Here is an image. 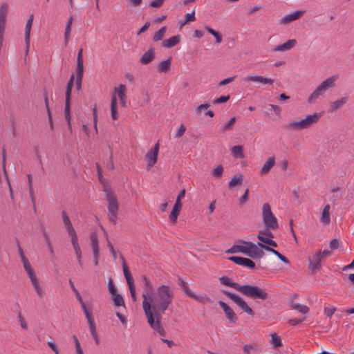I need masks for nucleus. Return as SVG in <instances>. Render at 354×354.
I'll list each match as a JSON object with an SVG mask.
<instances>
[{
  "label": "nucleus",
  "mask_w": 354,
  "mask_h": 354,
  "mask_svg": "<svg viewBox=\"0 0 354 354\" xmlns=\"http://www.w3.org/2000/svg\"><path fill=\"white\" fill-rule=\"evenodd\" d=\"M106 200L108 203V217L109 220L113 224H116L118 219V212L119 205L117 198L112 190L105 188Z\"/></svg>",
  "instance_id": "39448f33"
},
{
  "label": "nucleus",
  "mask_w": 354,
  "mask_h": 354,
  "mask_svg": "<svg viewBox=\"0 0 354 354\" xmlns=\"http://www.w3.org/2000/svg\"><path fill=\"white\" fill-rule=\"evenodd\" d=\"M275 165V158L274 156L270 157L266 162L264 163L261 169L260 170V174L264 176L267 174L272 167Z\"/></svg>",
  "instance_id": "5701e85b"
},
{
  "label": "nucleus",
  "mask_w": 354,
  "mask_h": 354,
  "mask_svg": "<svg viewBox=\"0 0 354 354\" xmlns=\"http://www.w3.org/2000/svg\"><path fill=\"white\" fill-rule=\"evenodd\" d=\"M34 16L33 15H30L28 19L26 21V27H25V42L26 46V53L28 51V48L30 47V31L31 27L32 25Z\"/></svg>",
  "instance_id": "a211bd4d"
},
{
  "label": "nucleus",
  "mask_w": 354,
  "mask_h": 354,
  "mask_svg": "<svg viewBox=\"0 0 354 354\" xmlns=\"http://www.w3.org/2000/svg\"><path fill=\"white\" fill-rule=\"evenodd\" d=\"M231 152H232V155L235 157H238V158H241L244 157V153L243 151L242 146L237 145V146L233 147L231 149Z\"/></svg>",
  "instance_id": "c9c22d12"
},
{
  "label": "nucleus",
  "mask_w": 354,
  "mask_h": 354,
  "mask_svg": "<svg viewBox=\"0 0 354 354\" xmlns=\"http://www.w3.org/2000/svg\"><path fill=\"white\" fill-rule=\"evenodd\" d=\"M304 13H305L304 10H297L291 14L287 15L283 17L279 20V24L287 25L293 21H296V20L300 19Z\"/></svg>",
  "instance_id": "2eb2a0df"
},
{
  "label": "nucleus",
  "mask_w": 354,
  "mask_h": 354,
  "mask_svg": "<svg viewBox=\"0 0 354 354\" xmlns=\"http://www.w3.org/2000/svg\"><path fill=\"white\" fill-rule=\"evenodd\" d=\"M262 219L267 229L276 230L279 228L277 219L272 212L270 205L267 203L262 207Z\"/></svg>",
  "instance_id": "423d86ee"
},
{
  "label": "nucleus",
  "mask_w": 354,
  "mask_h": 354,
  "mask_svg": "<svg viewBox=\"0 0 354 354\" xmlns=\"http://www.w3.org/2000/svg\"><path fill=\"white\" fill-rule=\"evenodd\" d=\"M190 297L193 298L196 301H197L203 304L212 302V299L207 295H201L198 296L194 293V294L190 295Z\"/></svg>",
  "instance_id": "2f4dec72"
},
{
  "label": "nucleus",
  "mask_w": 354,
  "mask_h": 354,
  "mask_svg": "<svg viewBox=\"0 0 354 354\" xmlns=\"http://www.w3.org/2000/svg\"><path fill=\"white\" fill-rule=\"evenodd\" d=\"M291 308L297 310L302 314H307L309 312V308L306 305L299 304L295 302L290 303Z\"/></svg>",
  "instance_id": "c756f323"
},
{
  "label": "nucleus",
  "mask_w": 354,
  "mask_h": 354,
  "mask_svg": "<svg viewBox=\"0 0 354 354\" xmlns=\"http://www.w3.org/2000/svg\"><path fill=\"white\" fill-rule=\"evenodd\" d=\"M82 310H84V313L85 314V316L87 319L88 322L89 323L90 322H93L94 319L92 316V313L87 309L86 304L82 305Z\"/></svg>",
  "instance_id": "3c124183"
},
{
  "label": "nucleus",
  "mask_w": 354,
  "mask_h": 354,
  "mask_svg": "<svg viewBox=\"0 0 354 354\" xmlns=\"http://www.w3.org/2000/svg\"><path fill=\"white\" fill-rule=\"evenodd\" d=\"M113 300L114 304L116 306H124V299L120 294L115 293V295H113Z\"/></svg>",
  "instance_id": "a18cd8bd"
},
{
  "label": "nucleus",
  "mask_w": 354,
  "mask_h": 354,
  "mask_svg": "<svg viewBox=\"0 0 354 354\" xmlns=\"http://www.w3.org/2000/svg\"><path fill=\"white\" fill-rule=\"evenodd\" d=\"M111 111L112 119L116 120L118 118V113L117 111V97L115 93L111 96Z\"/></svg>",
  "instance_id": "bb28decb"
},
{
  "label": "nucleus",
  "mask_w": 354,
  "mask_h": 354,
  "mask_svg": "<svg viewBox=\"0 0 354 354\" xmlns=\"http://www.w3.org/2000/svg\"><path fill=\"white\" fill-rule=\"evenodd\" d=\"M142 281L145 286V292L142 293V296L143 299H145V297L147 300L153 295V286L150 279L145 275L142 277Z\"/></svg>",
  "instance_id": "dca6fc26"
},
{
  "label": "nucleus",
  "mask_w": 354,
  "mask_h": 354,
  "mask_svg": "<svg viewBox=\"0 0 354 354\" xmlns=\"http://www.w3.org/2000/svg\"><path fill=\"white\" fill-rule=\"evenodd\" d=\"M223 172V167L221 165H218L214 170L212 171V175L217 178H221L222 177Z\"/></svg>",
  "instance_id": "de8ad7c7"
},
{
  "label": "nucleus",
  "mask_w": 354,
  "mask_h": 354,
  "mask_svg": "<svg viewBox=\"0 0 354 354\" xmlns=\"http://www.w3.org/2000/svg\"><path fill=\"white\" fill-rule=\"evenodd\" d=\"M73 338L74 342L75 344V350H76L77 354H84L82 348H81L80 343L77 337H76V335H73Z\"/></svg>",
  "instance_id": "5fc2aeb1"
},
{
  "label": "nucleus",
  "mask_w": 354,
  "mask_h": 354,
  "mask_svg": "<svg viewBox=\"0 0 354 354\" xmlns=\"http://www.w3.org/2000/svg\"><path fill=\"white\" fill-rule=\"evenodd\" d=\"M126 86L124 84H120L118 87L115 88V94L118 95L120 101V104L122 106H126Z\"/></svg>",
  "instance_id": "412c9836"
},
{
  "label": "nucleus",
  "mask_w": 354,
  "mask_h": 354,
  "mask_svg": "<svg viewBox=\"0 0 354 354\" xmlns=\"http://www.w3.org/2000/svg\"><path fill=\"white\" fill-rule=\"evenodd\" d=\"M23 266L30 281L37 279L36 274H35L34 270L32 268L29 261L24 262L23 263Z\"/></svg>",
  "instance_id": "7c9ffc66"
},
{
  "label": "nucleus",
  "mask_w": 354,
  "mask_h": 354,
  "mask_svg": "<svg viewBox=\"0 0 354 354\" xmlns=\"http://www.w3.org/2000/svg\"><path fill=\"white\" fill-rule=\"evenodd\" d=\"M180 209L173 207L171 212L169 215V220L172 223H176L177 222L178 216L180 214Z\"/></svg>",
  "instance_id": "49530a36"
},
{
  "label": "nucleus",
  "mask_w": 354,
  "mask_h": 354,
  "mask_svg": "<svg viewBox=\"0 0 354 354\" xmlns=\"http://www.w3.org/2000/svg\"><path fill=\"white\" fill-rule=\"evenodd\" d=\"M348 98L343 97L340 99L331 102L329 105L328 112L330 113L336 112L338 109H341L344 104L347 103Z\"/></svg>",
  "instance_id": "f3484780"
},
{
  "label": "nucleus",
  "mask_w": 354,
  "mask_h": 354,
  "mask_svg": "<svg viewBox=\"0 0 354 354\" xmlns=\"http://www.w3.org/2000/svg\"><path fill=\"white\" fill-rule=\"evenodd\" d=\"M108 288H109V291L110 292V293L112 295H115V293H117V288L114 286L113 279L111 278L109 279Z\"/></svg>",
  "instance_id": "603ef678"
},
{
  "label": "nucleus",
  "mask_w": 354,
  "mask_h": 354,
  "mask_svg": "<svg viewBox=\"0 0 354 354\" xmlns=\"http://www.w3.org/2000/svg\"><path fill=\"white\" fill-rule=\"evenodd\" d=\"M31 283H32V286H33V287L35 288V290L37 295L39 297H43L44 291H43V289L41 287V286H40L37 279L31 281Z\"/></svg>",
  "instance_id": "4c0bfd02"
},
{
  "label": "nucleus",
  "mask_w": 354,
  "mask_h": 354,
  "mask_svg": "<svg viewBox=\"0 0 354 354\" xmlns=\"http://www.w3.org/2000/svg\"><path fill=\"white\" fill-rule=\"evenodd\" d=\"M331 254V252L327 250H323V251H319L317 253L314 254L312 257L308 258L309 261V267L310 268L314 271V270H318L321 268V261L327 257H329Z\"/></svg>",
  "instance_id": "6e6552de"
},
{
  "label": "nucleus",
  "mask_w": 354,
  "mask_h": 354,
  "mask_svg": "<svg viewBox=\"0 0 354 354\" xmlns=\"http://www.w3.org/2000/svg\"><path fill=\"white\" fill-rule=\"evenodd\" d=\"M121 260L122 261V269L124 272V275L126 279L127 285L129 286V289L131 293V298L133 301H136V289L133 284V279L132 277V275L131 272H129V268L125 262L124 259L121 257Z\"/></svg>",
  "instance_id": "1a4fd4ad"
},
{
  "label": "nucleus",
  "mask_w": 354,
  "mask_h": 354,
  "mask_svg": "<svg viewBox=\"0 0 354 354\" xmlns=\"http://www.w3.org/2000/svg\"><path fill=\"white\" fill-rule=\"evenodd\" d=\"M73 338L74 342L75 344V350H76L77 354H84L82 348H81L80 343L77 337H76V335H73Z\"/></svg>",
  "instance_id": "864d4df0"
},
{
  "label": "nucleus",
  "mask_w": 354,
  "mask_h": 354,
  "mask_svg": "<svg viewBox=\"0 0 354 354\" xmlns=\"http://www.w3.org/2000/svg\"><path fill=\"white\" fill-rule=\"evenodd\" d=\"M271 344L274 348H278L282 345L281 338L276 333L271 335Z\"/></svg>",
  "instance_id": "79ce46f5"
},
{
  "label": "nucleus",
  "mask_w": 354,
  "mask_h": 354,
  "mask_svg": "<svg viewBox=\"0 0 354 354\" xmlns=\"http://www.w3.org/2000/svg\"><path fill=\"white\" fill-rule=\"evenodd\" d=\"M91 241L93 256H97V254H100V250L97 236L95 233L91 234Z\"/></svg>",
  "instance_id": "cd10ccee"
},
{
  "label": "nucleus",
  "mask_w": 354,
  "mask_h": 354,
  "mask_svg": "<svg viewBox=\"0 0 354 354\" xmlns=\"http://www.w3.org/2000/svg\"><path fill=\"white\" fill-rule=\"evenodd\" d=\"M228 259L237 265L246 267L249 269L255 268V263L250 259L241 257L232 256L230 257Z\"/></svg>",
  "instance_id": "4468645a"
},
{
  "label": "nucleus",
  "mask_w": 354,
  "mask_h": 354,
  "mask_svg": "<svg viewBox=\"0 0 354 354\" xmlns=\"http://www.w3.org/2000/svg\"><path fill=\"white\" fill-rule=\"evenodd\" d=\"M243 183V175L238 174L233 176L231 180L229 182V187L232 188L236 185H241Z\"/></svg>",
  "instance_id": "473e14b6"
},
{
  "label": "nucleus",
  "mask_w": 354,
  "mask_h": 354,
  "mask_svg": "<svg viewBox=\"0 0 354 354\" xmlns=\"http://www.w3.org/2000/svg\"><path fill=\"white\" fill-rule=\"evenodd\" d=\"M241 242L246 245L247 253H245V255L253 259H260L263 257L264 252L258 248V244L256 245L252 242L245 241H241Z\"/></svg>",
  "instance_id": "9d476101"
},
{
  "label": "nucleus",
  "mask_w": 354,
  "mask_h": 354,
  "mask_svg": "<svg viewBox=\"0 0 354 354\" xmlns=\"http://www.w3.org/2000/svg\"><path fill=\"white\" fill-rule=\"evenodd\" d=\"M218 304L221 308L223 310L227 319H228L230 324H235L238 320V317L236 314L234 313L233 309L230 307L224 301H219Z\"/></svg>",
  "instance_id": "ddd939ff"
},
{
  "label": "nucleus",
  "mask_w": 354,
  "mask_h": 354,
  "mask_svg": "<svg viewBox=\"0 0 354 354\" xmlns=\"http://www.w3.org/2000/svg\"><path fill=\"white\" fill-rule=\"evenodd\" d=\"M31 283H32V286H33V287L35 288V290L37 295L39 297H43L44 291H43V289L41 287V286H40L37 279L31 281Z\"/></svg>",
  "instance_id": "58836bf2"
},
{
  "label": "nucleus",
  "mask_w": 354,
  "mask_h": 354,
  "mask_svg": "<svg viewBox=\"0 0 354 354\" xmlns=\"http://www.w3.org/2000/svg\"><path fill=\"white\" fill-rule=\"evenodd\" d=\"M17 248H18L19 254L20 255L22 263H24V262L28 261L27 258L25 257V255L24 254V251H23L19 242H17Z\"/></svg>",
  "instance_id": "338daca9"
},
{
  "label": "nucleus",
  "mask_w": 354,
  "mask_h": 354,
  "mask_svg": "<svg viewBox=\"0 0 354 354\" xmlns=\"http://www.w3.org/2000/svg\"><path fill=\"white\" fill-rule=\"evenodd\" d=\"M330 205H325L323 209L320 220H321V222L324 225H328L330 222Z\"/></svg>",
  "instance_id": "a878e982"
},
{
  "label": "nucleus",
  "mask_w": 354,
  "mask_h": 354,
  "mask_svg": "<svg viewBox=\"0 0 354 354\" xmlns=\"http://www.w3.org/2000/svg\"><path fill=\"white\" fill-rule=\"evenodd\" d=\"M77 75L76 77H82L84 74V64L83 61H77V68H76Z\"/></svg>",
  "instance_id": "09e8293b"
},
{
  "label": "nucleus",
  "mask_w": 354,
  "mask_h": 354,
  "mask_svg": "<svg viewBox=\"0 0 354 354\" xmlns=\"http://www.w3.org/2000/svg\"><path fill=\"white\" fill-rule=\"evenodd\" d=\"M306 317L305 316L301 317L300 318H292L290 319L288 323L292 326H295L306 320Z\"/></svg>",
  "instance_id": "8fccbe9b"
},
{
  "label": "nucleus",
  "mask_w": 354,
  "mask_h": 354,
  "mask_svg": "<svg viewBox=\"0 0 354 354\" xmlns=\"http://www.w3.org/2000/svg\"><path fill=\"white\" fill-rule=\"evenodd\" d=\"M179 285L189 297H190V295L194 294V292L189 290V287L187 286V283L185 281H181Z\"/></svg>",
  "instance_id": "69168bd1"
},
{
  "label": "nucleus",
  "mask_w": 354,
  "mask_h": 354,
  "mask_svg": "<svg viewBox=\"0 0 354 354\" xmlns=\"http://www.w3.org/2000/svg\"><path fill=\"white\" fill-rule=\"evenodd\" d=\"M44 101H45V104H46V110H47V113H48L50 127V129H53V119H52V113H51V111H50V109L49 107L48 95L46 93L44 94Z\"/></svg>",
  "instance_id": "f704fd0d"
},
{
  "label": "nucleus",
  "mask_w": 354,
  "mask_h": 354,
  "mask_svg": "<svg viewBox=\"0 0 354 354\" xmlns=\"http://www.w3.org/2000/svg\"><path fill=\"white\" fill-rule=\"evenodd\" d=\"M236 119L235 117H232L223 127L222 131L223 132L231 131L234 128V123L236 122Z\"/></svg>",
  "instance_id": "37998d69"
},
{
  "label": "nucleus",
  "mask_w": 354,
  "mask_h": 354,
  "mask_svg": "<svg viewBox=\"0 0 354 354\" xmlns=\"http://www.w3.org/2000/svg\"><path fill=\"white\" fill-rule=\"evenodd\" d=\"M230 95L221 96V97L215 99L213 101V103L214 104H221V103L226 102L227 101H228L230 100Z\"/></svg>",
  "instance_id": "13d9d810"
},
{
  "label": "nucleus",
  "mask_w": 354,
  "mask_h": 354,
  "mask_svg": "<svg viewBox=\"0 0 354 354\" xmlns=\"http://www.w3.org/2000/svg\"><path fill=\"white\" fill-rule=\"evenodd\" d=\"M257 235H261V236H264L266 237H269V238H272V239L274 237V235L270 232V230H268L266 227L265 230H260Z\"/></svg>",
  "instance_id": "bf43d9fd"
},
{
  "label": "nucleus",
  "mask_w": 354,
  "mask_h": 354,
  "mask_svg": "<svg viewBox=\"0 0 354 354\" xmlns=\"http://www.w3.org/2000/svg\"><path fill=\"white\" fill-rule=\"evenodd\" d=\"M322 115L323 112L307 115L304 119L288 122L286 125V128L291 131H301L309 129L313 124L317 123Z\"/></svg>",
  "instance_id": "7ed1b4c3"
},
{
  "label": "nucleus",
  "mask_w": 354,
  "mask_h": 354,
  "mask_svg": "<svg viewBox=\"0 0 354 354\" xmlns=\"http://www.w3.org/2000/svg\"><path fill=\"white\" fill-rule=\"evenodd\" d=\"M219 281L222 284L233 288L245 297H250L252 299L266 300L268 297V292L257 286H241L238 283L232 281L231 279L226 276L221 277Z\"/></svg>",
  "instance_id": "f03ea898"
},
{
  "label": "nucleus",
  "mask_w": 354,
  "mask_h": 354,
  "mask_svg": "<svg viewBox=\"0 0 354 354\" xmlns=\"http://www.w3.org/2000/svg\"><path fill=\"white\" fill-rule=\"evenodd\" d=\"M70 102L69 100H66L65 102V118L68 122V128L71 130V114H70Z\"/></svg>",
  "instance_id": "ea45409f"
},
{
  "label": "nucleus",
  "mask_w": 354,
  "mask_h": 354,
  "mask_svg": "<svg viewBox=\"0 0 354 354\" xmlns=\"http://www.w3.org/2000/svg\"><path fill=\"white\" fill-rule=\"evenodd\" d=\"M336 80L337 77L335 76H331L323 81L309 95L307 100L308 102L313 104L320 97L323 96L326 91L335 86Z\"/></svg>",
  "instance_id": "20e7f679"
},
{
  "label": "nucleus",
  "mask_w": 354,
  "mask_h": 354,
  "mask_svg": "<svg viewBox=\"0 0 354 354\" xmlns=\"http://www.w3.org/2000/svg\"><path fill=\"white\" fill-rule=\"evenodd\" d=\"M180 41V35H177L163 41L162 46L165 48H172Z\"/></svg>",
  "instance_id": "4be33fe9"
},
{
  "label": "nucleus",
  "mask_w": 354,
  "mask_h": 354,
  "mask_svg": "<svg viewBox=\"0 0 354 354\" xmlns=\"http://www.w3.org/2000/svg\"><path fill=\"white\" fill-rule=\"evenodd\" d=\"M71 28H70L68 26H66L65 32H64L65 45L68 44V42L69 41L70 36H71Z\"/></svg>",
  "instance_id": "774afa93"
},
{
  "label": "nucleus",
  "mask_w": 354,
  "mask_h": 354,
  "mask_svg": "<svg viewBox=\"0 0 354 354\" xmlns=\"http://www.w3.org/2000/svg\"><path fill=\"white\" fill-rule=\"evenodd\" d=\"M196 20L195 17V11L193 10L191 13H187L185 15V20L183 21V24H187L190 21H194Z\"/></svg>",
  "instance_id": "6e6d98bb"
},
{
  "label": "nucleus",
  "mask_w": 354,
  "mask_h": 354,
  "mask_svg": "<svg viewBox=\"0 0 354 354\" xmlns=\"http://www.w3.org/2000/svg\"><path fill=\"white\" fill-rule=\"evenodd\" d=\"M171 58H168L166 60L161 61L157 67V70L159 73H167L171 68Z\"/></svg>",
  "instance_id": "393cba45"
},
{
  "label": "nucleus",
  "mask_w": 354,
  "mask_h": 354,
  "mask_svg": "<svg viewBox=\"0 0 354 354\" xmlns=\"http://www.w3.org/2000/svg\"><path fill=\"white\" fill-rule=\"evenodd\" d=\"M227 253H237V252H241L244 254L247 253V249H246V245H234L230 248H229L227 251Z\"/></svg>",
  "instance_id": "c85d7f7f"
},
{
  "label": "nucleus",
  "mask_w": 354,
  "mask_h": 354,
  "mask_svg": "<svg viewBox=\"0 0 354 354\" xmlns=\"http://www.w3.org/2000/svg\"><path fill=\"white\" fill-rule=\"evenodd\" d=\"M244 80L247 82H255L261 84L272 85L274 80L265 76L257 75H249L244 77Z\"/></svg>",
  "instance_id": "f8f14e48"
},
{
  "label": "nucleus",
  "mask_w": 354,
  "mask_h": 354,
  "mask_svg": "<svg viewBox=\"0 0 354 354\" xmlns=\"http://www.w3.org/2000/svg\"><path fill=\"white\" fill-rule=\"evenodd\" d=\"M235 78H236V76H232V77L225 78V79L221 80L218 83V86H222L226 85L229 83H231L232 82H233L235 80Z\"/></svg>",
  "instance_id": "0e129e2a"
},
{
  "label": "nucleus",
  "mask_w": 354,
  "mask_h": 354,
  "mask_svg": "<svg viewBox=\"0 0 354 354\" xmlns=\"http://www.w3.org/2000/svg\"><path fill=\"white\" fill-rule=\"evenodd\" d=\"M166 31H167V27L166 26L162 27L158 31L155 32V34L153 37V40L154 41L162 40L166 33Z\"/></svg>",
  "instance_id": "e433bc0d"
},
{
  "label": "nucleus",
  "mask_w": 354,
  "mask_h": 354,
  "mask_svg": "<svg viewBox=\"0 0 354 354\" xmlns=\"http://www.w3.org/2000/svg\"><path fill=\"white\" fill-rule=\"evenodd\" d=\"M206 30L213 35L216 39V42L220 44L222 41V35L217 31L210 27H205Z\"/></svg>",
  "instance_id": "a19ab883"
},
{
  "label": "nucleus",
  "mask_w": 354,
  "mask_h": 354,
  "mask_svg": "<svg viewBox=\"0 0 354 354\" xmlns=\"http://www.w3.org/2000/svg\"><path fill=\"white\" fill-rule=\"evenodd\" d=\"M223 293L232 300L243 312L250 316L254 315V310L248 305L246 301L241 297L227 290H223Z\"/></svg>",
  "instance_id": "0eeeda50"
},
{
  "label": "nucleus",
  "mask_w": 354,
  "mask_h": 354,
  "mask_svg": "<svg viewBox=\"0 0 354 354\" xmlns=\"http://www.w3.org/2000/svg\"><path fill=\"white\" fill-rule=\"evenodd\" d=\"M159 147V142H157L153 148L149 150L145 155L148 169H150L157 162Z\"/></svg>",
  "instance_id": "9b49d317"
},
{
  "label": "nucleus",
  "mask_w": 354,
  "mask_h": 354,
  "mask_svg": "<svg viewBox=\"0 0 354 354\" xmlns=\"http://www.w3.org/2000/svg\"><path fill=\"white\" fill-rule=\"evenodd\" d=\"M296 44H297L296 39H289L287 41H286L285 43L278 45L276 47H274L273 50L275 52H283V51H286V50H289L291 48H292L293 47H295Z\"/></svg>",
  "instance_id": "aec40b11"
},
{
  "label": "nucleus",
  "mask_w": 354,
  "mask_h": 354,
  "mask_svg": "<svg viewBox=\"0 0 354 354\" xmlns=\"http://www.w3.org/2000/svg\"><path fill=\"white\" fill-rule=\"evenodd\" d=\"M155 58V50L153 48H150L146 51L140 58L139 62L140 64L147 65L151 63Z\"/></svg>",
  "instance_id": "6ab92c4d"
},
{
  "label": "nucleus",
  "mask_w": 354,
  "mask_h": 354,
  "mask_svg": "<svg viewBox=\"0 0 354 354\" xmlns=\"http://www.w3.org/2000/svg\"><path fill=\"white\" fill-rule=\"evenodd\" d=\"M47 344L55 353V354H59V348L54 341H49L47 342Z\"/></svg>",
  "instance_id": "052dcab7"
},
{
  "label": "nucleus",
  "mask_w": 354,
  "mask_h": 354,
  "mask_svg": "<svg viewBox=\"0 0 354 354\" xmlns=\"http://www.w3.org/2000/svg\"><path fill=\"white\" fill-rule=\"evenodd\" d=\"M186 131V127L184 124H181L180 127L178 128V131H176L175 134V137L177 138H179L182 137L184 134V133Z\"/></svg>",
  "instance_id": "680f3d73"
},
{
  "label": "nucleus",
  "mask_w": 354,
  "mask_h": 354,
  "mask_svg": "<svg viewBox=\"0 0 354 354\" xmlns=\"http://www.w3.org/2000/svg\"><path fill=\"white\" fill-rule=\"evenodd\" d=\"M62 216L65 227H68L72 225L69 217L68 216L67 214L65 212H62Z\"/></svg>",
  "instance_id": "e2e57ef3"
},
{
  "label": "nucleus",
  "mask_w": 354,
  "mask_h": 354,
  "mask_svg": "<svg viewBox=\"0 0 354 354\" xmlns=\"http://www.w3.org/2000/svg\"><path fill=\"white\" fill-rule=\"evenodd\" d=\"M174 294L173 289L168 286L162 285L157 288L155 295L147 300L142 301V308L150 326L161 336H165L166 333L161 326L162 315L172 304Z\"/></svg>",
  "instance_id": "f257e3e1"
},
{
  "label": "nucleus",
  "mask_w": 354,
  "mask_h": 354,
  "mask_svg": "<svg viewBox=\"0 0 354 354\" xmlns=\"http://www.w3.org/2000/svg\"><path fill=\"white\" fill-rule=\"evenodd\" d=\"M6 151L5 149L3 150V160H2V166L3 169V174L5 175V177L6 178V180L9 185L10 189H11V185L9 181L8 175L6 169Z\"/></svg>",
  "instance_id": "c03bdc74"
},
{
  "label": "nucleus",
  "mask_w": 354,
  "mask_h": 354,
  "mask_svg": "<svg viewBox=\"0 0 354 354\" xmlns=\"http://www.w3.org/2000/svg\"><path fill=\"white\" fill-rule=\"evenodd\" d=\"M258 245H259V247H261V248H263L265 249L266 251H268V252H270L272 253H273L274 255H276L281 261L286 263H289V261L288 259L285 257L283 256V254H281V253H279L277 250L272 248L271 247H269V246H266V245H263L261 243H258Z\"/></svg>",
  "instance_id": "b1692460"
},
{
  "label": "nucleus",
  "mask_w": 354,
  "mask_h": 354,
  "mask_svg": "<svg viewBox=\"0 0 354 354\" xmlns=\"http://www.w3.org/2000/svg\"><path fill=\"white\" fill-rule=\"evenodd\" d=\"M74 78H75L74 74H72L71 76V78L67 84V86H66V100L71 101V91H72V88L73 86Z\"/></svg>",
  "instance_id": "72a5a7b5"
},
{
  "label": "nucleus",
  "mask_w": 354,
  "mask_h": 354,
  "mask_svg": "<svg viewBox=\"0 0 354 354\" xmlns=\"http://www.w3.org/2000/svg\"><path fill=\"white\" fill-rule=\"evenodd\" d=\"M336 311L335 307H325L324 309V313L326 317H330Z\"/></svg>",
  "instance_id": "4d7b16f0"
}]
</instances>
